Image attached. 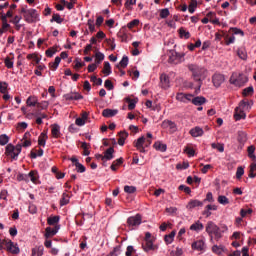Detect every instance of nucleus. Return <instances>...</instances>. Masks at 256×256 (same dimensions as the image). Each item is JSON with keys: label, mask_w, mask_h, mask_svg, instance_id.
<instances>
[{"label": "nucleus", "mask_w": 256, "mask_h": 256, "mask_svg": "<svg viewBox=\"0 0 256 256\" xmlns=\"http://www.w3.org/2000/svg\"><path fill=\"white\" fill-rule=\"evenodd\" d=\"M188 69H189V71H191L194 81H197L199 83L198 91H200L201 81H202V78L204 79V77L207 73V70H205V68L199 67L195 64H189Z\"/></svg>", "instance_id": "1"}, {"label": "nucleus", "mask_w": 256, "mask_h": 256, "mask_svg": "<svg viewBox=\"0 0 256 256\" xmlns=\"http://www.w3.org/2000/svg\"><path fill=\"white\" fill-rule=\"evenodd\" d=\"M206 233L213 238V235L216 239V241H219L223 235L221 234V228L217 226L213 221H209L206 225Z\"/></svg>", "instance_id": "2"}, {"label": "nucleus", "mask_w": 256, "mask_h": 256, "mask_svg": "<svg viewBox=\"0 0 256 256\" xmlns=\"http://www.w3.org/2000/svg\"><path fill=\"white\" fill-rule=\"evenodd\" d=\"M168 55V62L172 63L173 65H179V63H181L183 60V57H185V53H177L175 50H170Z\"/></svg>", "instance_id": "3"}, {"label": "nucleus", "mask_w": 256, "mask_h": 256, "mask_svg": "<svg viewBox=\"0 0 256 256\" xmlns=\"http://www.w3.org/2000/svg\"><path fill=\"white\" fill-rule=\"evenodd\" d=\"M23 17L26 23H35L39 21V14L37 13V10L33 8L28 9V11Z\"/></svg>", "instance_id": "4"}, {"label": "nucleus", "mask_w": 256, "mask_h": 256, "mask_svg": "<svg viewBox=\"0 0 256 256\" xmlns=\"http://www.w3.org/2000/svg\"><path fill=\"white\" fill-rule=\"evenodd\" d=\"M141 223H142L141 214H136L135 216H130L127 219V225L129 227V229H135V228L139 227V225H141Z\"/></svg>", "instance_id": "5"}, {"label": "nucleus", "mask_w": 256, "mask_h": 256, "mask_svg": "<svg viewBox=\"0 0 256 256\" xmlns=\"http://www.w3.org/2000/svg\"><path fill=\"white\" fill-rule=\"evenodd\" d=\"M231 85H235L236 87H243L247 83V77L243 75H239V77H231L230 78Z\"/></svg>", "instance_id": "6"}, {"label": "nucleus", "mask_w": 256, "mask_h": 256, "mask_svg": "<svg viewBox=\"0 0 256 256\" xmlns=\"http://www.w3.org/2000/svg\"><path fill=\"white\" fill-rule=\"evenodd\" d=\"M6 250L9 251V253H12V255H19L21 252L19 246H17V244L13 243L11 240H9V242L6 244Z\"/></svg>", "instance_id": "7"}, {"label": "nucleus", "mask_w": 256, "mask_h": 256, "mask_svg": "<svg viewBox=\"0 0 256 256\" xmlns=\"http://www.w3.org/2000/svg\"><path fill=\"white\" fill-rule=\"evenodd\" d=\"M212 83L214 87H221V85L225 83V76H223L222 74H214L212 76Z\"/></svg>", "instance_id": "8"}, {"label": "nucleus", "mask_w": 256, "mask_h": 256, "mask_svg": "<svg viewBox=\"0 0 256 256\" xmlns=\"http://www.w3.org/2000/svg\"><path fill=\"white\" fill-rule=\"evenodd\" d=\"M171 81L169 80V76L167 74L160 75V87L162 89H169L171 87Z\"/></svg>", "instance_id": "9"}, {"label": "nucleus", "mask_w": 256, "mask_h": 256, "mask_svg": "<svg viewBox=\"0 0 256 256\" xmlns=\"http://www.w3.org/2000/svg\"><path fill=\"white\" fill-rule=\"evenodd\" d=\"M177 101H180L181 103H187V101H191L193 99L192 94H185V93H178L176 95Z\"/></svg>", "instance_id": "10"}, {"label": "nucleus", "mask_w": 256, "mask_h": 256, "mask_svg": "<svg viewBox=\"0 0 256 256\" xmlns=\"http://www.w3.org/2000/svg\"><path fill=\"white\" fill-rule=\"evenodd\" d=\"M142 249L147 253L149 251H155L157 246L153 245V240H145V243L142 244Z\"/></svg>", "instance_id": "11"}, {"label": "nucleus", "mask_w": 256, "mask_h": 256, "mask_svg": "<svg viewBox=\"0 0 256 256\" xmlns=\"http://www.w3.org/2000/svg\"><path fill=\"white\" fill-rule=\"evenodd\" d=\"M59 229H60V226H59V225L54 226V228L47 227V228H46L45 237H46L47 239H49V237H53V236L57 235Z\"/></svg>", "instance_id": "12"}, {"label": "nucleus", "mask_w": 256, "mask_h": 256, "mask_svg": "<svg viewBox=\"0 0 256 256\" xmlns=\"http://www.w3.org/2000/svg\"><path fill=\"white\" fill-rule=\"evenodd\" d=\"M17 9V4H12L9 7V10L5 13L1 12V17H5V19H13V13Z\"/></svg>", "instance_id": "13"}, {"label": "nucleus", "mask_w": 256, "mask_h": 256, "mask_svg": "<svg viewBox=\"0 0 256 256\" xmlns=\"http://www.w3.org/2000/svg\"><path fill=\"white\" fill-rule=\"evenodd\" d=\"M191 103H193V105L196 106H201V105H205V103H207V98L203 97V96H197V97H192V99L190 100Z\"/></svg>", "instance_id": "14"}, {"label": "nucleus", "mask_w": 256, "mask_h": 256, "mask_svg": "<svg viewBox=\"0 0 256 256\" xmlns=\"http://www.w3.org/2000/svg\"><path fill=\"white\" fill-rule=\"evenodd\" d=\"M2 26L0 28V36L3 35V33H6V31H9L11 29V24L7 21L5 17H1Z\"/></svg>", "instance_id": "15"}, {"label": "nucleus", "mask_w": 256, "mask_h": 256, "mask_svg": "<svg viewBox=\"0 0 256 256\" xmlns=\"http://www.w3.org/2000/svg\"><path fill=\"white\" fill-rule=\"evenodd\" d=\"M196 207H203V202L199 200H190L188 204L186 205V208L191 211L195 209Z\"/></svg>", "instance_id": "16"}, {"label": "nucleus", "mask_w": 256, "mask_h": 256, "mask_svg": "<svg viewBox=\"0 0 256 256\" xmlns=\"http://www.w3.org/2000/svg\"><path fill=\"white\" fill-rule=\"evenodd\" d=\"M51 127L52 137H54V139H59V137H61V126H59V124H53Z\"/></svg>", "instance_id": "17"}, {"label": "nucleus", "mask_w": 256, "mask_h": 256, "mask_svg": "<svg viewBox=\"0 0 256 256\" xmlns=\"http://www.w3.org/2000/svg\"><path fill=\"white\" fill-rule=\"evenodd\" d=\"M49 139V136H47V132H42L38 137V145L40 147H45L47 140Z\"/></svg>", "instance_id": "18"}, {"label": "nucleus", "mask_w": 256, "mask_h": 256, "mask_svg": "<svg viewBox=\"0 0 256 256\" xmlns=\"http://www.w3.org/2000/svg\"><path fill=\"white\" fill-rule=\"evenodd\" d=\"M115 153V148L110 147L104 152V161H111V159H114L115 156L113 155Z\"/></svg>", "instance_id": "19"}, {"label": "nucleus", "mask_w": 256, "mask_h": 256, "mask_svg": "<svg viewBox=\"0 0 256 256\" xmlns=\"http://www.w3.org/2000/svg\"><path fill=\"white\" fill-rule=\"evenodd\" d=\"M65 99L66 101H79L83 99V95L79 93L66 94Z\"/></svg>", "instance_id": "20"}, {"label": "nucleus", "mask_w": 256, "mask_h": 256, "mask_svg": "<svg viewBox=\"0 0 256 256\" xmlns=\"http://www.w3.org/2000/svg\"><path fill=\"white\" fill-rule=\"evenodd\" d=\"M117 113H119V110H113V109H104L102 111V115L106 118H111V117H115V115H117Z\"/></svg>", "instance_id": "21"}, {"label": "nucleus", "mask_w": 256, "mask_h": 256, "mask_svg": "<svg viewBox=\"0 0 256 256\" xmlns=\"http://www.w3.org/2000/svg\"><path fill=\"white\" fill-rule=\"evenodd\" d=\"M203 128L199 127V126H196L195 128H192L190 130V135L192 137H202L203 135Z\"/></svg>", "instance_id": "22"}, {"label": "nucleus", "mask_w": 256, "mask_h": 256, "mask_svg": "<svg viewBox=\"0 0 256 256\" xmlns=\"http://www.w3.org/2000/svg\"><path fill=\"white\" fill-rule=\"evenodd\" d=\"M27 177L28 181L30 179L32 183H37V181L39 180V172H37L36 170H32L27 174Z\"/></svg>", "instance_id": "23"}, {"label": "nucleus", "mask_w": 256, "mask_h": 256, "mask_svg": "<svg viewBox=\"0 0 256 256\" xmlns=\"http://www.w3.org/2000/svg\"><path fill=\"white\" fill-rule=\"evenodd\" d=\"M204 226L201 221H196L194 224L190 226V231H196V233H199V231H203Z\"/></svg>", "instance_id": "24"}, {"label": "nucleus", "mask_w": 256, "mask_h": 256, "mask_svg": "<svg viewBox=\"0 0 256 256\" xmlns=\"http://www.w3.org/2000/svg\"><path fill=\"white\" fill-rule=\"evenodd\" d=\"M192 249H195L196 251H203V249H205V242L203 240H198L192 243Z\"/></svg>", "instance_id": "25"}, {"label": "nucleus", "mask_w": 256, "mask_h": 256, "mask_svg": "<svg viewBox=\"0 0 256 256\" xmlns=\"http://www.w3.org/2000/svg\"><path fill=\"white\" fill-rule=\"evenodd\" d=\"M153 147L156 151H161V153H165V151H167V144H163L160 141L155 142Z\"/></svg>", "instance_id": "26"}, {"label": "nucleus", "mask_w": 256, "mask_h": 256, "mask_svg": "<svg viewBox=\"0 0 256 256\" xmlns=\"http://www.w3.org/2000/svg\"><path fill=\"white\" fill-rule=\"evenodd\" d=\"M180 39H190L191 38V33L189 31L185 30L184 27L179 28L178 30Z\"/></svg>", "instance_id": "27"}, {"label": "nucleus", "mask_w": 256, "mask_h": 256, "mask_svg": "<svg viewBox=\"0 0 256 256\" xmlns=\"http://www.w3.org/2000/svg\"><path fill=\"white\" fill-rule=\"evenodd\" d=\"M128 137H129V133H127V132H120L119 139H118V145L123 147V145H125V139H127Z\"/></svg>", "instance_id": "28"}, {"label": "nucleus", "mask_w": 256, "mask_h": 256, "mask_svg": "<svg viewBox=\"0 0 256 256\" xmlns=\"http://www.w3.org/2000/svg\"><path fill=\"white\" fill-rule=\"evenodd\" d=\"M125 101H126V103H128V109H129V111H133V109H135V107H136V105H137V99L135 100H133V99H131L130 97H126L125 98Z\"/></svg>", "instance_id": "29"}, {"label": "nucleus", "mask_w": 256, "mask_h": 256, "mask_svg": "<svg viewBox=\"0 0 256 256\" xmlns=\"http://www.w3.org/2000/svg\"><path fill=\"white\" fill-rule=\"evenodd\" d=\"M59 63H61V57L57 56L54 60V62L49 63V67L52 71H57V68L59 67Z\"/></svg>", "instance_id": "30"}, {"label": "nucleus", "mask_w": 256, "mask_h": 256, "mask_svg": "<svg viewBox=\"0 0 256 256\" xmlns=\"http://www.w3.org/2000/svg\"><path fill=\"white\" fill-rule=\"evenodd\" d=\"M175 235H176L175 231H172L170 234L165 235L164 241L166 245H171V243H173V240L175 239Z\"/></svg>", "instance_id": "31"}, {"label": "nucleus", "mask_w": 256, "mask_h": 256, "mask_svg": "<svg viewBox=\"0 0 256 256\" xmlns=\"http://www.w3.org/2000/svg\"><path fill=\"white\" fill-rule=\"evenodd\" d=\"M133 5H137V0H125L124 7L127 11H133Z\"/></svg>", "instance_id": "32"}, {"label": "nucleus", "mask_w": 256, "mask_h": 256, "mask_svg": "<svg viewBox=\"0 0 256 256\" xmlns=\"http://www.w3.org/2000/svg\"><path fill=\"white\" fill-rule=\"evenodd\" d=\"M245 117H246L245 112L243 111L239 112V108L235 109V114H234L235 121H241V119H245Z\"/></svg>", "instance_id": "33"}, {"label": "nucleus", "mask_w": 256, "mask_h": 256, "mask_svg": "<svg viewBox=\"0 0 256 256\" xmlns=\"http://www.w3.org/2000/svg\"><path fill=\"white\" fill-rule=\"evenodd\" d=\"M120 165H123V158H118L114 160L112 165L110 166V169H112L113 171H117V167H119Z\"/></svg>", "instance_id": "34"}, {"label": "nucleus", "mask_w": 256, "mask_h": 256, "mask_svg": "<svg viewBox=\"0 0 256 256\" xmlns=\"http://www.w3.org/2000/svg\"><path fill=\"white\" fill-rule=\"evenodd\" d=\"M26 103H27L28 107H35V105H38L37 97H35V96L28 97L26 100Z\"/></svg>", "instance_id": "35"}, {"label": "nucleus", "mask_w": 256, "mask_h": 256, "mask_svg": "<svg viewBox=\"0 0 256 256\" xmlns=\"http://www.w3.org/2000/svg\"><path fill=\"white\" fill-rule=\"evenodd\" d=\"M89 147H90L89 143H87V142H82V144H81V149H83L82 155H84L85 157L89 156L90 153H91V152L89 151Z\"/></svg>", "instance_id": "36"}, {"label": "nucleus", "mask_w": 256, "mask_h": 256, "mask_svg": "<svg viewBox=\"0 0 256 256\" xmlns=\"http://www.w3.org/2000/svg\"><path fill=\"white\" fill-rule=\"evenodd\" d=\"M59 216H50L47 219V223L48 225H54V227H56L57 223H59Z\"/></svg>", "instance_id": "37"}, {"label": "nucleus", "mask_w": 256, "mask_h": 256, "mask_svg": "<svg viewBox=\"0 0 256 256\" xmlns=\"http://www.w3.org/2000/svg\"><path fill=\"white\" fill-rule=\"evenodd\" d=\"M6 155L13 157L15 155V146L13 144H8L6 146Z\"/></svg>", "instance_id": "38"}, {"label": "nucleus", "mask_w": 256, "mask_h": 256, "mask_svg": "<svg viewBox=\"0 0 256 256\" xmlns=\"http://www.w3.org/2000/svg\"><path fill=\"white\" fill-rule=\"evenodd\" d=\"M58 23L59 25H61V23H63V18H61V15L54 13L52 15V19L50 20V23Z\"/></svg>", "instance_id": "39"}, {"label": "nucleus", "mask_w": 256, "mask_h": 256, "mask_svg": "<svg viewBox=\"0 0 256 256\" xmlns=\"http://www.w3.org/2000/svg\"><path fill=\"white\" fill-rule=\"evenodd\" d=\"M247 151H248V157L250 159H252L253 161H255V159H256V156H255V146L254 145L249 146Z\"/></svg>", "instance_id": "40"}, {"label": "nucleus", "mask_w": 256, "mask_h": 256, "mask_svg": "<svg viewBox=\"0 0 256 256\" xmlns=\"http://www.w3.org/2000/svg\"><path fill=\"white\" fill-rule=\"evenodd\" d=\"M32 256H43V246L33 248Z\"/></svg>", "instance_id": "41"}, {"label": "nucleus", "mask_w": 256, "mask_h": 256, "mask_svg": "<svg viewBox=\"0 0 256 256\" xmlns=\"http://www.w3.org/2000/svg\"><path fill=\"white\" fill-rule=\"evenodd\" d=\"M95 65H99L101 63V61H103L105 59V54L104 53H101V52H97L95 54Z\"/></svg>", "instance_id": "42"}, {"label": "nucleus", "mask_w": 256, "mask_h": 256, "mask_svg": "<svg viewBox=\"0 0 256 256\" xmlns=\"http://www.w3.org/2000/svg\"><path fill=\"white\" fill-rule=\"evenodd\" d=\"M211 147H212V149H217V151H219V153H223V151H225V145H223L221 143H212Z\"/></svg>", "instance_id": "43"}, {"label": "nucleus", "mask_w": 256, "mask_h": 256, "mask_svg": "<svg viewBox=\"0 0 256 256\" xmlns=\"http://www.w3.org/2000/svg\"><path fill=\"white\" fill-rule=\"evenodd\" d=\"M102 73L106 76L111 75V64L109 62H104Z\"/></svg>", "instance_id": "44"}, {"label": "nucleus", "mask_w": 256, "mask_h": 256, "mask_svg": "<svg viewBox=\"0 0 256 256\" xmlns=\"http://www.w3.org/2000/svg\"><path fill=\"white\" fill-rule=\"evenodd\" d=\"M212 251L213 253H216V255H221V253H223L225 251V247L223 246H218V245H214L212 247Z\"/></svg>", "instance_id": "45"}, {"label": "nucleus", "mask_w": 256, "mask_h": 256, "mask_svg": "<svg viewBox=\"0 0 256 256\" xmlns=\"http://www.w3.org/2000/svg\"><path fill=\"white\" fill-rule=\"evenodd\" d=\"M145 145V136H141L134 142V146L137 148L143 147Z\"/></svg>", "instance_id": "46"}, {"label": "nucleus", "mask_w": 256, "mask_h": 256, "mask_svg": "<svg viewBox=\"0 0 256 256\" xmlns=\"http://www.w3.org/2000/svg\"><path fill=\"white\" fill-rule=\"evenodd\" d=\"M9 143V136L7 134H1L0 135V145L3 147Z\"/></svg>", "instance_id": "47"}, {"label": "nucleus", "mask_w": 256, "mask_h": 256, "mask_svg": "<svg viewBox=\"0 0 256 256\" xmlns=\"http://www.w3.org/2000/svg\"><path fill=\"white\" fill-rule=\"evenodd\" d=\"M195 9H197V1L192 0L188 6V11H189V13L193 14V13H195Z\"/></svg>", "instance_id": "48"}, {"label": "nucleus", "mask_w": 256, "mask_h": 256, "mask_svg": "<svg viewBox=\"0 0 256 256\" xmlns=\"http://www.w3.org/2000/svg\"><path fill=\"white\" fill-rule=\"evenodd\" d=\"M184 152L188 155V157H195V149L191 146H186Z\"/></svg>", "instance_id": "49"}, {"label": "nucleus", "mask_w": 256, "mask_h": 256, "mask_svg": "<svg viewBox=\"0 0 256 256\" xmlns=\"http://www.w3.org/2000/svg\"><path fill=\"white\" fill-rule=\"evenodd\" d=\"M218 203L220 205H229V198L223 195L218 196Z\"/></svg>", "instance_id": "50"}, {"label": "nucleus", "mask_w": 256, "mask_h": 256, "mask_svg": "<svg viewBox=\"0 0 256 256\" xmlns=\"http://www.w3.org/2000/svg\"><path fill=\"white\" fill-rule=\"evenodd\" d=\"M22 147H23L22 144H18L16 145V147H14L15 151H14V155L12 156V159H17V157H19Z\"/></svg>", "instance_id": "51"}, {"label": "nucleus", "mask_w": 256, "mask_h": 256, "mask_svg": "<svg viewBox=\"0 0 256 256\" xmlns=\"http://www.w3.org/2000/svg\"><path fill=\"white\" fill-rule=\"evenodd\" d=\"M68 203H69V194L63 193L62 198L60 200V205L63 206V205H67Z\"/></svg>", "instance_id": "52"}, {"label": "nucleus", "mask_w": 256, "mask_h": 256, "mask_svg": "<svg viewBox=\"0 0 256 256\" xmlns=\"http://www.w3.org/2000/svg\"><path fill=\"white\" fill-rule=\"evenodd\" d=\"M170 15L169 9L168 8H164L162 10H160V18L161 19H167Z\"/></svg>", "instance_id": "53"}, {"label": "nucleus", "mask_w": 256, "mask_h": 256, "mask_svg": "<svg viewBox=\"0 0 256 256\" xmlns=\"http://www.w3.org/2000/svg\"><path fill=\"white\" fill-rule=\"evenodd\" d=\"M119 65H120V67L125 69V67H127V65H129V57L123 56V58L121 59Z\"/></svg>", "instance_id": "54"}, {"label": "nucleus", "mask_w": 256, "mask_h": 256, "mask_svg": "<svg viewBox=\"0 0 256 256\" xmlns=\"http://www.w3.org/2000/svg\"><path fill=\"white\" fill-rule=\"evenodd\" d=\"M4 63L7 69H13V60L11 59V57H6Z\"/></svg>", "instance_id": "55"}, {"label": "nucleus", "mask_w": 256, "mask_h": 256, "mask_svg": "<svg viewBox=\"0 0 256 256\" xmlns=\"http://www.w3.org/2000/svg\"><path fill=\"white\" fill-rule=\"evenodd\" d=\"M87 25L89 27V31L91 33H95V20L89 19L88 22H87Z\"/></svg>", "instance_id": "56"}, {"label": "nucleus", "mask_w": 256, "mask_h": 256, "mask_svg": "<svg viewBox=\"0 0 256 256\" xmlns=\"http://www.w3.org/2000/svg\"><path fill=\"white\" fill-rule=\"evenodd\" d=\"M121 255V246H116L113 251L110 252L109 256H119Z\"/></svg>", "instance_id": "57"}, {"label": "nucleus", "mask_w": 256, "mask_h": 256, "mask_svg": "<svg viewBox=\"0 0 256 256\" xmlns=\"http://www.w3.org/2000/svg\"><path fill=\"white\" fill-rule=\"evenodd\" d=\"M75 167H76L77 173H85L86 171V168L81 163H76Z\"/></svg>", "instance_id": "58"}, {"label": "nucleus", "mask_w": 256, "mask_h": 256, "mask_svg": "<svg viewBox=\"0 0 256 256\" xmlns=\"http://www.w3.org/2000/svg\"><path fill=\"white\" fill-rule=\"evenodd\" d=\"M253 91H254L253 86H249V87L245 88L243 90L244 97H247V95H252Z\"/></svg>", "instance_id": "59"}, {"label": "nucleus", "mask_w": 256, "mask_h": 256, "mask_svg": "<svg viewBox=\"0 0 256 256\" xmlns=\"http://www.w3.org/2000/svg\"><path fill=\"white\" fill-rule=\"evenodd\" d=\"M7 82H0V93L5 94L7 93Z\"/></svg>", "instance_id": "60"}, {"label": "nucleus", "mask_w": 256, "mask_h": 256, "mask_svg": "<svg viewBox=\"0 0 256 256\" xmlns=\"http://www.w3.org/2000/svg\"><path fill=\"white\" fill-rule=\"evenodd\" d=\"M225 43H226V45H231V44L235 43V36L229 37V35H226Z\"/></svg>", "instance_id": "61"}, {"label": "nucleus", "mask_w": 256, "mask_h": 256, "mask_svg": "<svg viewBox=\"0 0 256 256\" xmlns=\"http://www.w3.org/2000/svg\"><path fill=\"white\" fill-rule=\"evenodd\" d=\"M124 191L125 193H135V191H137V188L135 186H125L124 187Z\"/></svg>", "instance_id": "62"}, {"label": "nucleus", "mask_w": 256, "mask_h": 256, "mask_svg": "<svg viewBox=\"0 0 256 256\" xmlns=\"http://www.w3.org/2000/svg\"><path fill=\"white\" fill-rule=\"evenodd\" d=\"M137 25H139V20L134 19L127 24V27H128V29H133L134 27H137Z\"/></svg>", "instance_id": "63"}, {"label": "nucleus", "mask_w": 256, "mask_h": 256, "mask_svg": "<svg viewBox=\"0 0 256 256\" xmlns=\"http://www.w3.org/2000/svg\"><path fill=\"white\" fill-rule=\"evenodd\" d=\"M57 53L56 48H49L46 50V56L47 57H53Z\"/></svg>", "instance_id": "64"}]
</instances>
